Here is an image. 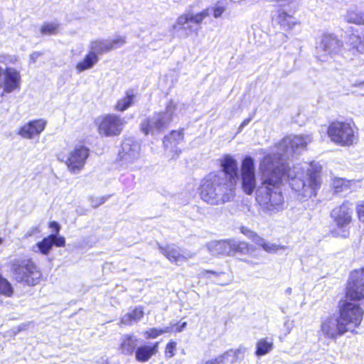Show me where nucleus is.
Listing matches in <instances>:
<instances>
[{"label": "nucleus", "mask_w": 364, "mask_h": 364, "mask_svg": "<svg viewBox=\"0 0 364 364\" xmlns=\"http://www.w3.org/2000/svg\"><path fill=\"white\" fill-rule=\"evenodd\" d=\"M41 232V230L38 226L32 227L29 229L27 232L25 234L26 237H31L32 235Z\"/></svg>", "instance_id": "46"}, {"label": "nucleus", "mask_w": 364, "mask_h": 364, "mask_svg": "<svg viewBox=\"0 0 364 364\" xmlns=\"http://www.w3.org/2000/svg\"><path fill=\"white\" fill-rule=\"evenodd\" d=\"M172 331V327L168 326L164 328L158 329V328H150L149 330L145 332L146 338H155L159 335H161L165 333H169Z\"/></svg>", "instance_id": "37"}, {"label": "nucleus", "mask_w": 364, "mask_h": 364, "mask_svg": "<svg viewBox=\"0 0 364 364\" xmlns=\"http://www.w3.org/2000/svg\"><path fill=\"white\" fill-rule=\"evenodd\" d=\"M125 43L126 38L124 36H118L112 40H95L90 43L89 50L98 56L113 49L120 48Z\"/></svg>", "instance_id": "15"}, {"label": "nucleus", "mask_w": 364, "mask_h": 364, "mask_svg": "<svg viewBox=\"0 0 364 364\" xmlns=\"http://www.w3.org/2000/svg\"><path fill=\"white\" fill-rule=\"evenodd\" d=\"M352 214L353 204L344 202L341 205L335 208L331 215L338 228H345L351 223Z\"/></svg>", "instance_id": "17"}, {"label": "nucleus", "mask_w": 364, "mask_h": 364, "mask_svg": "<svg viewBox=\"0 0 364 364\" xmlns=\"http://www.w3.org/2000/svg\"><path fill=\"white\" fill-rule=\"evenodd\" d=\"M176 105L171 100L164 111L154 112L144 119L140 124L141 130L146 135H158L164 132L173 120Z\"/></svg>", "instance_id": "4"}, {"label": "nucleus", "mask_w": 364, "mask_h": 364, "mask_svg": "<svg viewBox=\"0 0 364 364\" xmlns=\"http://www.w3.org/2000/svg\"><path fill=\"white\" fill-rule=\"evenodd\" d=\"M363 309L357 304L345 301L340 309L341 321L348 328V331H353L358 327L363 319Z\"/></svg>", "instance_id": "7"}, {"label": "nucleus", "mask_w": 364, "mask_h": 364, "mask_svg": "<svg viewBox=\"0 0 364 364\" xmlns=\"http://www.w3.org/2000/svg\"><path fill=\"white\" fill-rule=\"evenodd\" d=\"M49 236H53L52 240L53 246L64 247L65 245V240L62 236H58V234H51Z\"/></svg>", "instance_id": "41"}, {"label": "nucleus", "mask_w": 364, "mask_h": 364, "mask_svg": "<svg viewBox=\"0 0 364 364\" xmlns=\"http://www.w3.org/2000/svg\"><path fill=\"white\" fill-rule=\"evenodd\" d=\"M358 181L355 180H347L345 178L334 177L332 179L331 188L335 193H342L356 187Z\"/></svg>", "instance_id": "25"}, {"label": "nucleus", "mask_w": 364, "mask_h": 364, "mask_svg": "<svg viewBox=\"0 0 364 364\" xmlns=\"http://www.w3.org/2000/svg\"><path fill=\"white\" fill-rule=\"evenodd\" d=\"M246 351H247V348L245 347L240 346L236 350L230 349V350H227L226 352L230 353V354L228 355V358L230 356H232L231 363H235L238 360V358H240V355H243Z\"/></svg>", "instance_id": "39"}, {"label": "nucleus", "mask_w": 364, "mask_h": 364, "mask_svg": "<svg viewBox=\"0 0 364 364\" xmlns=\"http://www.w3.org/2000/svg\"><path fill=\"white\" fill-rule=\"evenodd\" d=\"M126 121L119 115L108 114L97 119L98 131L102 135L113 136L119 135Z\"/></svg>", "instance_id": "9"}, {"label": "nucleus", "mask_w": 364, "mask_h": 364, "mask_svg": "<svg viewBox=\"0 0 364 364\" xmlns=\"http://www.w3.org/2000/svg\"><path fill=\"white\" fill-rule=\"evenodd\" d=\"M99 61V57L94 55L90 50L85 56L82 60L77 63L75 68L77 73H82L85 70L91 69Z\"/></svg>", "instance_id": "28"}, {"label": "nucleus", "mask_w": 364, "mask_h": 364, "mask_svg": "<svg viewBox=\"0 0 364 364\" xmlns=\"http://www.w3.org/2000/svg\"><path fill=\"white\" fill-rule=\"evenodd\" d=\"M183 140V131H173L169 135L166 136L164 139V148L169 149L171 152L178 155L181 151L176 146L181 141Z\"/></svg>", "instance_id": "22"}, {"label": "nucleus", "mask_w": 364, "mask_h": 364, "mask_svg": "<svg viewBox=\"0 0 364 364\" xmlns=\"http://www.w3.org/2000/svg\"><path fill=\"white\" fill-rule=\"evenodd\" d=\"M235 188L224 176L210 173L201 181L200 195L205 203L212 205H220L233 200Z\"/></svg>", "instance_id": "2"}, {"label": "nucleus", "mask_w": 364, "mask_h": 364, "mask_svg": "<svg viewBox=\"0 0 364 364\" xmlns=\"http://www.w3.org/2000/svg\"><path fill=\"white\" fill-rule=\"evenodd\" d=\"M208 252L213 256H233L236 253L245 254L247 252V244L235 240L211 241L207 244Z\"/></svg>", "instance_id": "5"}, {"label": "nucleus", "mask_w": 364, "mask_h": 364, "mask_svg": "<svg viewBox=\"0 0 364 364\" xmlns=\"http://www.w3.org/2000/svg\"><path fill=\"white\" fill-rule=\"evenodd\" d=\"M210 9H203L202 11L193 14L191 11L184 13L178 17L176 23L173 25L175 29H182L186 32V36H188L192 33L198 34L200 27H194L189 25L190 22H193L197 25H200L203 21L209 16Z\"/></svg>", "instance_id": "6"}, {"label": "nucleus", "mask_w": 364, "mask_h": 364, "mask_svg": "<svg viewBox=\"0 0 364 364\" xmlns=\"http://www.w3.org/2000/svg\"><path fill=\"white\" fill-rule=\"evenodd\" d=\"M53 236H48L43 239L42 241L38 242L33 247V251L35 252H41L43 255H47L52 249V239Z\"/></svg>", "instance_id": "30"}, {"label": "nucleus", "mask_w": 364, "mask_h": 364, "mask_svg": "<svg viewBox=\"0 0 364 364\" xmlns=\"http://www.w3.org/2000/svg\"><path fill=\"white\" fill-rule=\"evenodd\" d=\"M287 292L288 294H290V293L291 292V289L289 287V288L287 289Z\"/></svg>", "instance_id": "54"}, {"label": "nucleus", "mask_w": 364, "mask_h": 364, "mask_svg": "<svg viewBox=\"0 0 364 364\" xmlns=\"http://www.w3.org/2000/svg\"><path fill=\"white\" fill-rule=\"evenodd\" d=\"M251 121V118H249V119H245L240 124V127H239V129L241 130L244 127H245L246 125H247Z\"/></svg>", "instance_id": "50"}, {"label": "nucleus", "mask_w": 364, "mask_h": 364, "mask_svg": "<svg viewBox=\"0 0 364 364\" xmlns=\"http://www.w3.org/2000/svg\"><path fill=\"white\" fill-rule=\"evenodd\" d=\"M159 348V342L153 345H144L137 348L135 350L136 360L141 363L148 361L153 355L156 354Z\"/></svg>", "instance_id": "23"}, {"label": "nucleus", "mask_w": 364, "mask_h": 364, "mask_svg": "<svg viewBox=\"0 0 364 364\" xmlns=\"http://www.w3.org/2000/svg\"><path fill=\"white\" fill-rule=\"evenodd\" d=\"M342 43L332 34H325L316 46L317 58L321 61H326L328 57L337 54L341 50Z\"/></svg>", "instance_id": "11"}, {"label": "nucleus", "mask_w": 364, "mask_h": 364, "mask_svg": "<svg viewBox=\"0 0 364 364\" xmlns=\"http://www.w3.org/2000/svg\"><path fill=\"white\" fill-rule=\"evenodd\" d=\"M346 19L348 23L358 25L364 24V12L350 9L348 11L346 16Z\"/></svg>", "instance_id": "32"}, {"label": "nucleus", "mask_w": 364, "mask_h": 364, "mask_svg": "<svg viewBox=\"0 0 364 364\" xmlns=\"http://www.w3.org/2000/svg\"><path fill=\"white\" fill-rule=\"evenodd\" d=\"M311 135H296L284 138L277 146V152L265 156L259 163V185L256 190V200L263 211L272 215L284 209L281 191L283 180H289L290 186L301 200H306L317 194L321 187V167L311 164L304 168L300 165L291 169L286 159L299 154L311 143Z\"/></svg>", "instance_id": "1"}, {"label": "nucleus", "mask_w": 364, "mask_h": 364, "mask_svg": "<svg viewBox=\"0 0 364 364\" xmlns=\"http://www.w3.org/2000/svg\"><path fill=\"white\" fill-rule=\"evenodd\" d=\"M274 344L272 339L267 338L259 339L256 344L255 355L258 357L264 355L273 349Z\"/></svg>", "instance_id": "29"}, {"label": "nucleus", "mask_w": 364, "mask_h": 364, "mask_svg": "<svg viewBox=\"0 0 364 364\" xmlns=\"http://www.w3.org/2000/svg\"><path fill=\"white\" fill-rule=\"evenodd\" d=\"M3 242V239L0 238V245Z\"/></svg>", "instance_id": "56"}, {"label": "nucleus", "mask_w": 364, "mask_h": 364, "mask_svg": "<svg viewBox=\"0 0 364 364\" xmlns=\"http://www.w3.org/2000/svg\"><path fill=\"white\" fill-rule=\"evenodd\" d=\"M46 125V121L43 119L31 121L24 124L18 133L23 138L31 139L38 136L45 129Z\"/></svg>", "instance_id": "20"}, {"label": "nucleus", "mask_w": 364, "mask_h": 364, "mask_svg": "<svg viewBox=\"0 0 364 364\" xmlns=\"http://www.w3.org/2000/svg\"><path fill=\"white\" fill-rule=\"evenodd\" d=\"M0 294L11 296L13 294V288L11 283L0 274Z\"/></svg>", "instance_id": "35"}, {"label": "nucleus", "mask_w": 364, "mask_h": 364, "mask_svg": "<svg viewBox=\"0 0 364 364\" xmlns=\"http://www.w3.org/2000/svg\"><path fill=\"white\" fill-rule=\"evenodd\" d=\"M106 200V198L105 197H100V198H90V203L92 207L93 208H97L100 205L103 204Z\"/></svg>", "instance_id": "43"}, {"label": "nucleus", "mask_w": 364, "mask_h": 364, "mask_svg": "<svg viewBox=\"0 0 364 364\" xmlns=\"http://www.w3.org/2000/svg\"><path fill=\"white\" fill-rule=\"evenodd\" d=\"M195 255L194 252L181 250V262H186L187 259L193 258Z\"/></svg>", "instance_id": "45"}, {"label": "nucleus", "mask_w": 364, "mask_h": 364, "mask_svg": "<svg viewBox=\"0 0 364 364\" xmlns=\"http://www.w3.org/2000/svg\"><path fill=\"white\" fill-rule=\"evenodd\" d=\"M50 228H53L55 231V234H58L59 231H60V227L59 225V224L57 223V222H55V221H53L50 223Z\"/></svg>", "instance_id": "48"}, {"label": "nucleus", "mask_w": 364, "mask_h": 364, "mask_svg": "<svg viewBox=\"0 0 364 364\" xmlns=\"http://www.w3.org/2000/svg\"><path fill=\"white\" fill-rule=\"evenodd\" d=\"M331 140L343 146H350L355 140L353 129L348 123L334 122L328 129Z\"/></svg>", "instance_id": "8"}, {"label": "nucleus", "mask_w": 364, "mask_h": 364, "mask_svg": "<svg viewBox=\"0 0 364 364\" xmlns=\"http://www.w3.org/2000/svg\"><path fill=\"white\" fill-rule=\"evenodd\" d=\"M101 364H109V363L105 360V361H103Z\"/></svg>", "instance_id": "55"}, {"label": "nucleus", "mask_w": 364, "mask_h": 364, "mask_svg": "<svg viewBox=\"0 0 364 364\" xmlns=\"http://www.w3.org/2000/svg\"><path fill=\"white\" fill-rule=\"evenodd\" d=\"M206 9H210L209 15L211 12H213V16L215 18H220L226 10L225 6L223 5L221 3L218 2L211 8H207Z\"/></svg>", "instance_id": "38"}, {"label": "nucleus", "mask_w": 364, "mask_h": 364, "mask_svg": "<svg viewBox=\"0 0 364 364\" xmlns=\"http://www.w3.org/2000/svg\"><path fill=\"white\" fill-rule=\"evenodd\" d=\"M242 232L247 237L251 238L254 242L256 243V237H259L255 232L248 230L247 228H242L241 229Z\"/></svg>", "instance_id": "44"}, {"label": "nucleus", "mask_w": 364, "mask_h": 364, "mask_svg": "<svg viewBox=\"0 0 364 364\" xmlns=\"http://www.w3.org/2000/svg\"><path fill=\"white\" fill-rule=\"evenodd\" d=\"M161 252L171 262L178 264L181 262V250L174 245H168L166 247H159Z\"/></svg>", "instance_id": "26"}, {"label": "nucleus", "mask_w": 364, "mask_h": 364, "mask_svg": "<svg viewBox=\"0 0 364 364\" xmlns=\"http://www.w3.org/2000/svg\"><path fill=\"white\" fill-rule=\"evenodd\" d=\"M346 295L350 300L364 298V268L351 272Z\"/></svg>", "instance_id": "12"}, {"label": "nucleus", "mask_w": 364, "mask_h": 364, "mask_svg": "<svg viewBox=\"0 0 364 364\" xmlns=\"http://www.w3.org/2000/svg\"><path fill=\"white\" fill-rule=\"evenodd\" d=\"M176 343L175 342H170L166 345V355L168 358H171L174 355V350L176 349Z\"/></svg>", "instance_id": "42"}, {"label": "nucleus", "mask_w": 364, "mask_h": 364, "mask_svg": "<svg viewBox=\"0 0 364 364\" xmlns=\"http://www.w3.org/2000/svg\"><path fill=\"white\" fill-rule=\"evenodd\" d=\"M222 171L215 173L224 176L229 183L237 185L238 181V164L237 161L231 156H225L221 161Z\"/></svg>", "instance_id": "18"}, {"label": "nucleus", "mask_w": 364, "mask_h": 364, "mask_svg": "<svg viewBox=\"0 0 364 364\" xmlns=\"http://www.w3.org/2000/svg\"><path fill=\"white\" fill-rule=\"evenodd\" d=\"M357 212L360 220L364 222V205H360L357 208Z\"/></svg>", "instance_id": "47"}, {"label": "nucleus", "mask_w": 364, "mask_h": 364, "mask_svg": "<svg viewBox=\"0 0 364 364\" xmlns=\"http://www.w3.org/2000/svg\"><path fill=\"white\" fill-rule=\"evenodd\" d=\"M10 266L16 282L28 286H35L40 282L42 273L31 259H14L10 262Z\"/></svg>", "instance_id": "3"}, {"label": "nucleus", "mask_w": 364, "mask_h": 364, "mask_svg": "<svg viewBox=\"0 0 364 364\" xmlns=\"http://www.w3.org/2000/svg\"><path fill=\"white\" fill-rule=\"evenodd\" d=\"M16 61V58H11L10 59V62L12 63H15Z\"/></svg>", "instance_id": "53"}, {"label": "nucleus", "mask_w": 364, "mask_h": 364, "mask_svg": "<svg viewBox=\"0 0 364 364\" xmlns=\"http://www.w3.org/2000/svg\"><path fill=\"white\" fill-rule=\"evenodd\" d=\"M144 315L141 308H136L132 312L124 314L121 318V323L124 325H130L133 322L140 320Z\"/></svg>", "instance_id": "31"}, {"label": "nucleus", "mask_w": 364, "mask_h": 364, "mask_svg": "<svg viewBox=\"0 0 364 364\" xmlns=\"http://www.w3.org/2000/svg\"><path fill=\"white\" fill-rule=\"evenodd\" d=\"M59 23L57 22H45L41 28V32L44 35H55L58 33Z\"/></svg>", "instance_id": "34"}, {"label": "nucleus", "mask_w": 364, "mask_h": 364, "mask_svg": "<svg viewBox=\"0 0 364 364\" xmlns=\"http://www.w3.org/2000/svg\"><path fill=\"white\" fill-rule=\"evenodd\" d=\"M341 321L339 317L329 316L324 319L321 324V333L326 338L336 340L338 336L348 332V328Z\"/></svg>", "instance_id": "13"}, {"label": "nucleus", "mask_w": 364, "mask_h": 364, "mask_svg": "<svg viewBox=\"0 0 364 364\" xmlns=\"http://www.w3.org/2000/svg\"><path fill=\"white\" fill-rule=\"evenodd\" d=\"M135 97L136 95L133 90H127L125 96L117 100L114 109L118 112L125 111L134 104Z\"/></svg>", "instance_id": "27"}, {"label": "nucleus", "mask_w": 364, "mask_h": 364, "mask_svg": "<svg viewBox=\"0 0 364 364\" xmlns=\"http://www.w3.org/2000/svg\"><path fill=\"white\" fill-rule=\"evenodd\" d=\"M88 156L89 149L79 146L70 152L65 162L71 173H77L83 168Z\"/></svg>", "instance_id": "14"}, {"label": "nucleus", "mask_w": 364, "mask_h": 364, "mask_svg": "<svg viewBox=\"0 0 364 364\" xmlns=\"http://www.w3.org/2000/svg\"><path fill=\"white\" fill-rule=\"evenodd\" d=\"M230 353L225 352L215 358L207 360L208 364H226Z\"/></svg>", "instance_id": "40"}, {"label": "nucleus", "mask_w": 364, "mask_h": 364, "mask_svg": "<svg viewBox=\"0 0 364 364\" xmlns=\"http://www.w3.org/2000/svg\"><path fill=\"white\" fill-rule=\"evenodd\" d=\"M256 244L261 246L267 252H274L279 250V247L272 243L267 242L265 240L259 237H256Z\"/></svg>", "instance_id": "36"}, {"label": "nucleus", "mask_w": 364, "mask_h": 364, "mask_svg": "<svg viewBox=\"0 0 364 364\" xmlns=\"http://www.w3.org/2000/svg\"><path fill=\"white\" fill-rule=\"evenodd\" d=\"M3 70L1 67H0V87H2L4 82H3Z\"/></svg>", "instance_id": "52"}, {"label": "nucleus", "mask_w": 364, "mask_h": 364, "mask_svg": "<svg viewBox=\"0 0 364 364\" xmlns=\"http://www.w3.org/2000/svg\"><path fill=\"white\" fill-rule=\"evenodd\" d=\"M41 55V54L38 52H34L30 56L31 60L34 63Z\"/></svg>", "instance_id": "49"}, {"label": "nucleus", "mask_w": 364, "mask_h": 364, "mask_svg": "<svg viewBox=\"0 0 364 364\" xmlns=\"http://www.w3.org/2000/svg\"><path fill=\"white\" fill-rule=\"evenodd\" d=\"M186 325H187V323L186 322H183L181 325L177 326L176 331L177 332L182 331L186 327Z\"/></svg>", "instance_id": "51"}, {"label": "nucleus", "mask_w": 364, "mask_h": 364, "mask_svg": "<svg viewBox=\"0 0 364 364\" xmlns=\"http://www.w3.org/2000/svg\"><path fill=\"white\" fill-rule=\"evenodd\" d=\"M279 23L285 29L291 28L296 23V19L284 11H282L278 15Z\"/></svg>", "instance_id": "33"}, {"label": "nucleus", "mask_w": 364, "mask_h": 364, "mask_svg": "<svg viewBox=\"0 0 364 364\" xmlns=\"http://www.w3.org/2000/svg\"><path fill=\"white\" fill-rule=\"evenodd\" d=\"M200 276L208 279H210L212 278L211 276H213L215 278L218 279V280H215L214 282L216 284L221 286H225L231 284L233 279V277L232 275L228 274L224 272H217L208 269H202L200 272Z\"/></svg>", "instance_id": "21"}, {"label": "nucleus", "mask_w": 364, "mask_h": 364, "mask_svg": "<svg viewBox=\"0 0 364 364\" xmlns=\"http://www.w3.org/2000/svg\"><path fill=\"white\" fill-rule=\"evenodd\" d=\"M140 145L132 138L124 140L119 152L120 160L125 164H132L139 157Z\"/></svg>", "instance_id": "16"}, {"label": "nucleus", "mask_w": 364, "mask_h": 364, "mask_svg": "<svg viewBox=\"0 0 364 364\" xmlns=\"http://www.w3.org/2000/svg\"><path fill=\"white\" fill-rule=\"evenodd\" d=\"M3 89L6 93L19 90L21 83L20 72L14 68L6 67L3 70Z\"/></svg>", "instance_id": "19"}, {"label": "nucleus", "mask_w": 364, "mask_h": 364, "mask_svg": "<svg viewBox=\"0 0 364 364\" xmlns=\"http://www.w3.org/2000/svg\"><path fill=\"white\" fill-rule=\"evenodd\" d=\"M137 338L133 334H124L121 338L119 350L121 352L127 355L134 353L137 346Z\"/></svg>", "instance_id": "24"}, {"label": "nucleus", "mask_w": 364, "mask_h": 364, "mask_svg": "<svg viewBox=\"0 0 364 364\" xmlns=\"http://www.w3.org/2000/svg\"><path fill=\"white\" fill-rule=\"evenodd\" d=\"M241 186L247 195H252L257 187L254 159L247 156L242 160L240 167Z\"/></svg>", "instance_id": "10"}]
</instances>
